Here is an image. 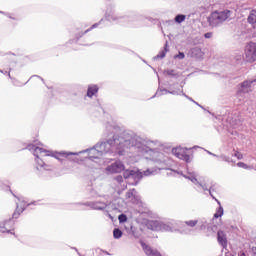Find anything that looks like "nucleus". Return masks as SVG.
Wrapping results in <instances>:
<instances>
[{
  "label": "nucleus",
  "mask_w": 256,
  "mask_h": 256,
  "mask_svg": "<svg viewBox=\"0 0 256 256\" xmlns=\"http://www.w3.org/2000/svg\"><path fill=\"white\" fill-rule=\"evenodd\" d=\"M231 17V11L230 10H224V11H214L210 14L207 21L210 25V27H217L218 25H221V23H225L227 19Z\"/></svg>",
  "instance_id": "obj_1"
},
{
  "label": "nucleus",
  "mask_w": 256,
  "mask_h": 256,
  "mask_svg": "<svg viewBox=\"0 0 256 256\" xmlns=\"http://www.w3.org/2000/svg\"><path fill=\"white\" fill-rule=\"evenodd\" d=\"M244 59L246 63H255L256 61V42L250 41L245 46Z\"/></svg>",
  "instance_id": "obj_2"
},
{
  "label": "nucleus",
  "mask_w": 256,
  "mask_h": 256,
  "mask_svg": "<svg viewBox=\"0 0 256 256\" xmlns=\"http://www.w3.org/2000/svg\"><path fill=\"white\" fill-rule=\"evenodd\" d=\"M172 153L178 159H182V161H186V163H189L191 159V156H189V150L187 148L176 147L172 149Z\"/></svg>",
  "instance_id": "obj_3"
},
{
  "label": "nucleus",
  "mask_w": 256,
  "mask_h": 256,
  "mask_svg": "<svg viewBox=\"0 0 256 256\" xmlns=\"http://www.w3.org/2000/svg\"><path fill=\"white\" fill-rule=\"evenodd\" d=\"M29 205H31V203H28L26 201H20L19 203H17L16 209L12 214V219H19L23 211H25V209H27Z\"/></svg>",
  "instance_id": "obj_4"
},
{
  "label": "nucleus",
  "mask_w": 256,
  "mask_h": 256,
  "mask_svg": "<svg viewBox=\"0 0 256 256\" xmlns=\"http://www.w3.org/2000/svg\"><path fill=\"white\" fill-rule=\"evenodd\" d=\"M107 173H122L125 171V165L121 161H116L106 168Z\"/></svg>",
  "instance_id": "obj_5"
},
{
  "label": "nucleus",
  "mask_w": 256,
  "mask_h": 256,
  "mask_svg": "<svg viewBox=\"0 0 256 256\" xmlns=\"http://www.w3.org/2000/svg\"><path fill=\"white\" fill-rule=\"evenodd\" d=\"M104 147H112L113 149H116V151H119L121 149V140H119V136H113L112 139H109L107 142H105Z\"/></svg>",
  "instance_id": "obj_6"
},
{
  "label": "nucleus",
  "mask_w": 256,
  "mask_h": 256,
  "mask_svg": "<svg viewBox=\"0 0 256 256\" xmlns=\"http://www.w3.org/2000/svg\"><path fill=\"white\" fill-rule=\"evenodd\" d=\"M141 247L147 256H161V252H159V251H157V249L152 248L151 246L145 244V242H141Z\"/></svg>",
  "instance_id": "obj_7"
},
{
  "label": "nucleus",
  "mask_w": 256,
  "mask_h": 256,
  "mask_svg": "<svg viewBox=\"0 0 256 256\" xmlns=\"http://www.w3.org/2000/svg\"><path fill=\"white\" fill-rule=\"evenodd\" d=\"M217 241L221 247L224 249L227 247V234H225L222 230L217 232Z\"/></svg>",
  "instance_id": "obj_8"
},
{
  "label": "nucleus",
  "mask_w": 256,
  "mask_h": 256,
  "mask_svg": "<svg viewBox=\"0 0 256 256\" xmlns=\"http://www.w3.org/2000/svg\"><path fill=\"white\" fill-rule=\"evenodd\" d=\"M253 83H256V80H246L241 84V89H240V93H249V91H251V85H253Z\"/></svg>",
  "instance_id": "obj_9"
},
{
  "label": "nucleus",
  "mask_w": 256,
  "mask_h": 256,
  "mask_svg": "<svg viewBox=\"0 0 256 256\" xmlns=\"http://www.w3.org/2000/svg\"><path fill=\"white\" fill-rule=\"evenodd\" d=\"M247 22L249 23V25H251L252 28L256 29V10L250 11Z\"/></svg>",
  "instance_id": "obj_10"
},
{
  "label": "nucleus",
  "mask_w": 256,
  "mask_h": 256,
  "mask_svg": "<svg viewBox=\"0 0 256 256\" xmlns=\"http://www.w3.org/2000/svg\"><path fill=\"white\" fill-rule=\"evenodd\" d=\"M148 229H151V231H159L161 228V225L159 224V221L150 220L147 222Z\"/></svg>",
  "instance_id": "obj_11"
},
{
  "label": "nucleus",
  "mask_w": 256,
  "mask_h": 256,
  "mask_svg": "<svg viewBox=\"0 0 256 256\" xmlns=\"http://www.w3.org/2000/svg\"><path fill=\"white\" fill-rule=\"evenodd\" d=\"M99 93V87L97 85L89 86L87 90V97H93L94 95H97Z\"/></svg>",
  "instance_id": "obj_12"
},
{
  "label": "nucleus",
  "mask_w": 256,
  "mask_h": 256,
  "mask_svg": "<svg viewBox=\"0 0 256 256\" xmlns=\"http://www.w3.org/2000/svg\"><path fill=\"white\" fill-rule=\"evenodd\" d=\"M34 154L36 155V157H39V155H49V151L43 149V148H40V147H36L34 149Z\"/></svg>",
  "instance_id": "obj_13"
},
{
  "label": "nucleus",
  "mask_w": 256,
  "mask_h": 256,
  "mask_svg": "<svg viewBox=\"0 0 256 256\" xmlns=\"http://www.w3.org/2000/svg\"><path fill=\"white\" fill-rule=\"evenodd\" d=\"M184 224L187 227H190L191 229H193V227H197V225L199 224V220H188V221H185Z\"/></svg>",
  "instance_id": "obj_14"
},
{
  "label": "nucleus",
  "mask_w": 256,
  "mask_h": 256,
  "mask_svg": "<svg viewBox=\"0 0 256 256\" xmlns=\"http://www.w3.org/2000/svg\"><path fill=\"white\" fill-rule=\"evenodd\" d=\"M113 237L114 239H121V237H123V232L119 228H115L113 230Z\"/></svg>",
  "instance_id": "obj_15"
},
{
  "label": "nucleus",
  "mask_w": 256,
  "mask_h": 256,
  "mask_svg": "<svg viewBox=\"0 0 256 256\" xmlns=\"http://www.w3.org/2000/svg\"><path fill=\"white\" fill-rule=\"evenodd\" d=\"M133 175H135V171H133V170H126L123 173L124 179H129V177H131Z\"/></svg>",
  "instance_id": "obj_16"
},
{
  "label": "nucleus",
  "mask_w": 256,
  "mask_h": 256,
  "mask_svg": "<svg viewBox=\"0 0 256 256\" xmlns=\"http://www.w3.org/2000/svg\"><path fill=\"white\" fill-rule=\"evenodd\" d=\"M0 233H11L15 235V230H7V228L0 224Z\"/></svg>",
  "instance_id": "obj_17"
},
{
  "label": "nucleus",
  "mask_w": 256,
  "mask_h": 256,
  "mask_svg": "<svg viewBox=\"0 0 256 256\" xmlns=\"http://www.w3.org/2000/svg\"><path fill=\"white\" fill-rule=\"evenodd\" d=\"M219 217H223V207H219L216 211V213L214 214V218L215 219H219Z\"/></svg>",
  "instance_id": "obj_18"
},
{
  "label": "nucleus",
  "mask_w": 256,
  "mask_h": 256,
  "mask_svg": "<svg viewBox=\"0 0 256 256\" xmlns=\"http://www.w3.org/2000/svg\"><path fill=\"white\" fill-rule=\"evenodd\" d=\"M175 21L176 23H183V21H185V15L183 14H179L175 17Z\"/></svg>",
  "instance_id": "obj_19"
},
{
  "label": "nucleus",
  "mask_w": 256,
  "mask_h": 256,
  "mask_svg": "<svg viewBox=\"0 0 256 256\" xmlns=\"http://www.w3.org/2000/svg\"><path fill=\"white\" fill-rule=\"evenodd\" d=\"M134 191H135V189L129 190L126 193V199H133V198H135V194L133 193Z\"/></svg>",
  "instance_id": "obj_20"
},
{
  "label": "nucleus",
  "mask_w": 256,
  "mask_h": 256,
  "mask_svg": "<svg viewBox=\"0 0 256 256\" xmlns=\"http://www.w3.org/2000/svg\"><path fill=\"white\" fill-rule=\"evenodd\" d=\"M237 167H240L242 169H251V167L249 165L245 164L244 162H238Z\"/></svg>",
  "instance_id": "obj_21"
},
{
  "label": "nucleus",
  "mask_w": 256,
  "mask_h": 256,
  "mask_svg": "<svg viewBox=\"0 0 256 256\" xmlns=\"http://www.w3.org/2000/svg\"><path fill=\"white\" fill-rule=\"evenodd\" d=\"M234 157L241 160V159H243V154L237 150H234Z\"/></svg>",
  "instance_id": "obj_22"
},
{
  "label": "nucleus",
  "mask_w": 256,
  "mask_h": 256,
  "mask_svg": "<svg viewBox=\"0 0 256 256\" xmlns=\"http://www.w3.org/2000/svg\"><path fill=\"white\" fill-rule=\"evenodd\" d=\"M204 37H205L206 39H211V37H213V33L208 32V33L204 34Z\"/></svg>",
  "instance_id": "obj_23"
},
{
  "label": "nucleus",
  "mask_w": 256,
  "mask_h": 256,
  "mask_svg": "<svg viewBox=\"0 0 256 256\" xmlns=\"http://www.w3.org/2000/svg\"><path fill=\"white\" fill-rule=\"evenodd\" d=\"M116 181H118V183H123V176H117Z\"/></svg>",
  "instance_id": "obj_24"
},
{
  "label": "nucleus",
  "mask_w": 256,
  "mask_h": 256,
  "mask_svg": "<svg viewBox=\"0 0 256 256\" xmlns=\"http://www.w3.org/2000/svg\"><path fill=\"white\" fill-rule=\"evenodd\" d=\"M179 59H185V54L183 52H179Z\"/></svg>",
  "instance_id": "obj_25"
},
{
  "label": "nucleus",
  "mask_w": 256,
  "mask_h": 256,
  "mask_svg": "<svg viewBox=\"0 0 256 256\" xmlns=\"http://www.w3.org/2000/svg\"><path fill=\"white\" fill-rule=\"evenodd\" d=\"M91 29H95V25H93L90 29L86 30L85 33H89V31H91Z\"/></svg>",
  "instance_id": "obj_26"
},
{
  "label": "nucleus",
  "mask_w": 256,
  "mask_h": 256,
  "mask_svg": "<svg viewBox=\"0 0 256 256\" xmlns=\"http://www.w3.org/2000/svg\"><path fill=\"white\" fill-rule=\"evenodd\" d=\"M252 253H255V254H256V246H253V247H252Z\"/></svg>",
  "instance_id": "obj_27"
},
{
  "label": "nucleus",
  "mask_w": 256,
  "mask_h": 256,
  "mask_svg": "<svg viewBox=\"0 0 256 256\" xmlns=\"http://www.w3.org/2000/svg\"><path fill=\"white\" fill-rule=\"evenodd\" d=\"M64 157H69V155H72L71 153H63Z\"/></svg>",
  "instance_id": "obj_28"
},
{
  "label": "nucleus",
  "mask_w": 256,
  "mask_h": 256,
  "mask_svg": "<svg viewBox=\"0 0 256 256\" xmlns=\"http://www.w3.org/2000/svg\"><path fill=\"white\" fill-rule=\"evenodd\" d=\"M240 256H246V255H245V252H242V253L240 254Z\"/></svg>",
  "instance_id": "obj_29"
},
{
  "label": "nucleus",
  "mask_w": 256,
  "mask_h": 256,
  "mask_svg": "<svg viewBox=\"0 0 256 256\" xmlns=\"http://www.w3.org/2000/svg\"><path fill=\"white\" fill-rule=\"evenodd\" d=\"M119 221H123V220H121V217H119Z\"/></svg>",
  "instance_id": "obj_30"
}]
</instances>
